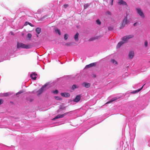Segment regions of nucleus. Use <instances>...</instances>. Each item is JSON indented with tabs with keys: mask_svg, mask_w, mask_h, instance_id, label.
I'll list each match as a JSON object with an SVG mask.
<instances>
[{
	"mask_svg": "<svg viewBox=\"0 0 150 150\" xmlns=\"http://www.w3.org/2000/svg\"><path fill=\"white\" fill-rule=\"evenodd\" d=\"M17 48H22L27 49L31 48L32 47L30 45H27L21 42H18L17 44Z\"/></svg>",
	"mask_w": 150,
	"mask_h": 150,
	"instance_id": "obj_1",
	"label": "nucleus"
},
{
	"mask_svg": "<svg viewBox=\"0 0 150 150\" xmlns=\"http://www.w3.org/2000/svg\"><path fill=\"white\" fill-rule=\"evenodd\" d=\"M48 85L47 83L45 84L44 86H43L40 89L37 91V95L38 96H40L42 93L45 90L46 87Z\"/></svg>",
	"mask_w": 150,
	"mask_h": 150,
	"instance_id": "obj_3",
	"label": "nucleus"
},
{
	"mask_svg": "<svg viewBox=\"0 0 150 150\" xmlns=\"http://www.w3.org/2000/svg\"><path fill=\"white\" fill-rule=\"evenodd\" d=\"M137 24V22L134 23L133 24V25H134V26H135Z\"/></svg>",
	"mask_w": 150,
	"mask_h": 150,
	"instance_id": "obj_44",
	"label": "nucleus"
},
{
	"mask_svg": "<svg viewBox=\"0 0 150 150\" xmlns=\"http://www.w3.org/2000/svg\"><path fill=\"white\" fill-rule=\"evenodd\" d=\"M120 98V97H116L114 98H112L110 100L107 102L106 103V104H109V103H112V102L115 100H116L117 99H118V98Z\"/></svg>",
	"mask_w": 150,
	"mask_h": 150,
	"instance_id": "obj_16",
	"label": "nucleus"
},
{
	"mask_svg": "<svg viewBox=\"0 0 150 150\" xmlns=\"http://www.w3.org/2000/svg\"><path fill=\"white\" fill-rule=\"evenodd\" d=\"M124 43V42L123 41H121L120 42L117 44V48H118L120 47Z\"/></svg>",
	"mask_w": 150,
	"mask_h": 150,
	"instance_id": "obj_19",
	"label": "nucleus"
},
{
	"mask_svg": "<svg viewBox=\"0 0 150 150\" xmlns=\"http://www.w3.org/2000/svg\"><path fill=\"white\" fill-rule=\"evenodd\" d=\"M79 87V86L76 85L75 84H73L72 86V88L73 89H74L76 88H78Z\"/></svg>",
	"mask_w": 150,
	"mask_h": 150,
	"instance_id": "obj_26",
	"label": "nucleus"
},
{
	"mask_svg": "<svg viewBox=\"0 0 150 150\" xmlns=\"http://www.w3.org/2000/svg\"><path fill=\"white\" fill-rule=\"evenodd\" d=\"M27 38H28L29 39H30L31 38L32 35L31 34L29 33L27 34Z\"/></svg>",
	"mask_w": 150,
	"mask_h": 150,
	"instance_id": "obj_31",
	"label": "nucleus"
},
{
	"mask_svg": "<svg viewBox=\"0 0 150 150\" xmlns=\"http://www.w3.org/2000/svg\"><path fill=\"white\" fill-rule=\"evenodd\" d=\"M134 53L133 51H130L129 54V59H132L134 56Z\"/></svg>",
	"mask_w": 150,
	"mask_h": 150,
	"instance_id": "obj_17",
	"label": "nucleus"
},
{
	"mask_svg": "<svg viewBox=\"0 0 150 150\" xmlns=\"http://www.w3.org/2000/svg\"><path fill=\"white\" fill-rule=\"evenodd\" d=\"M3 103V100L2 99H0V105L2 104Z\"/></svg>",
	"mask_w": 150,
	"mask_h": 150,
	"instance_id": "obj_37",
	"label": "nucleus"
},
{
	"mask_svg": "<svg viewBox=\"0 0 150 150\" xmlns=\"http://www.w3.org/2000/svg\"><path fill=\"white\" fill-rule=\"evenodd\" d=\"M46 17V16H44L43 17V18H45Z\"/></svg>",
	"mask_w": 150,
	"mask_h": 150,
	"instance_id": "obj_46",
	"label": "nucleus"
},
{
	"mask_svg": "<svg viewBox=\"0 0 150 150\" xmlns=\"http://www.w3.org/2000/svg\"><path fill=\"white\" fill-rule=\"evenodd\" d=\"M90 5V4H86L84 5V9H86L87 8H88Z\"/></svg>",
	"mask_w": 150,
	"mask_h": 150,
	"instance_id": "obj_25",
	"label": "nucleus"
},
{
	"mask_svg": "<svg viewBox=\"0 0 150 150\" xmlns=\"http://www.w3.org/2000/svg\"><path fill=\"white\" fill-rule=\"evenodd\" d=\"M61 95L62 96L65 97H68L70 96L69 94L67 93H62Z\"/></svg>",
	"mask_w": 150,
	"mask_h": 150,
	"instance_id": "obj_15",
	"label": "nucleus"
},
{
	"mask_svg": "<svg viewBox=\"0 0 150 150\" xmlns=\"http://www.w3.org/2000/svg\"><path fill=\"white\" fill-rule=\"evenodd\" d=\"M68 38V35L67 34H65L64 35V38L65 40H67Z\"/></svg>",
	"mask_w": 150,
	"mask_h": 150,
	"instance_id": "obj_32",
	"label": "nucleus"
},
{
	"mask_svg": "<svg viewBox=\"0 0 150 150\" xmlns=\"http://www.w3.org/2000/svg\"><path fill=\"white\" fill-rule=\"evenodd\" d=\"M11 94V93H4L3 94V96H7Z\"/></svg>",
	"mask_w": 150,
	"mask_h": 150,
	"instance_id": "obj_27",
	"label": "nucleus"
},
{
	"mask_svg": "<svg viewBox=\"0 0 150 150\" xmlns=\"http://www.w3.org/2000/svg\"><path fill=\"white\" fill-rule=\"evenodd\" d=\"M114 0H111V2H110V4L111 5H112L113 4V2Z\"/></svg>",
	"mask_w": 150,
	"mask_h": 150,
	"instance_id": "obj_42",
	"label": "nucleus"
},
{
	"mask_svg": "<svg viewBox=\"0 0 150 150\" xmlns=\"http://www.w3.org/2000/svg\"><path fill=\"white\" fill-rule=\"evenodd\" d=\"M139 105L138 104L135 103L132 106L131 108L132 109V111H137L139 110Z\"/></svg>",
	"mask_w": 150,
	"mask_h": 150,
	"instance_id": "obj_7",
	"label": "nucleus"
},
{
	"mask_svg": "<svg viewBox=\"0 0 150 150\" xmlns=\"http://www.w3.org/2000/svg\"><path fill=\"white\" fill-rule=\"evenodd\" d=\"M111 62L114 64H117V62L114 59H112L111 60Z\"/></svg>",
	"mask_w": 150,
	"mask_h": 150,
	"instance_id": "obj_28",
	"label": "nucleus"
},
{
	"mask_svg": "<svg viewBox=\"0 0 150 150\" xmlns=\"http://www.w3.org/2000/svg\"><path fill=\"white\" fill-rule=\"evenodd\" d=\"M125 26L124 25H122H122H121L120 26V29H122Z\"/></svg>",
	"mask_w": 150,
	"mask_h": 150,
	"instance_id": "obj_40",
	"label": "nucleus"
},
{
	"mask_svg": "<svg viewBox=\"0 0 150 150\" xmlns=\"http://www.w3.org/2000/svg\"><path fill=\"white\" fill-rule=\"evenodd\" d=\"M55 98L56 99L59 100H61L62 99L61 97L60 96H55Z\"/></svg>",
	"mask_w": 150,
	"mask_h": 150,
	"instance_id": "obj_29",
	"label": "nucleus"
},
{
	"mask_svg": "<svg viewBox=\"0 0 150 150\" xmlns=\"http://www.w3.org/2000/svg\"><path fill=\"white\" fill-rule=\"evenodd\" d=\"M28 24L30 25L31 27H33L34 25L33 24H32V23L28 22H25L24 25H27Z\"/></svg>",
	"mask_w": 150,
	"mask_h": 150,
	"instance_id": "obj_23",
	"label": "nucleus"
},
{
	"mask_svg": "<svg viewBox=\"0 0 150 150\" xmlns=\"http://www.w3.org/2000/svg\"><path fill=\"white\" fill-rule=\"evenodd\" d=\"M96 64V63L95 62L91 63L88 65H86L85 67V68H90L91 67L95 66Z\"/></svg>",
	"mask_w": 150,
	"mask_h": 150,
	"instance_id": "obj_12",
	"label": "nucleus"
},
{
	"mask_svg": "<svg viewBox=\"0 0 150 150\" xmlns=\"http://www.w3.org/2000/svg\"><path fill=\"white\" fill-rule=\"evenodd\" d=\"M94 40H95V39L94 38H91L89 39V40L90 41H92Z\"/></svg>",
	"mask_w": 150,
	"mask_h": 150,
	"instance_id": "obj_41",
	"label": "nucleus"
},
{
	"mask_svg": "<svg viewBox=\"0 0 150 150\" xmlns=\"http://www.w3.org/2000/svg\"><path fill=\"white\" fill-rule=\"evenodd\" d=\"M71 43H67L66 45L67 46H70Z\"/></svg>",
	"mask_w": 150,
	"mask_h": 150,
	"instance_id": "obj_38",
	"label": "nucleus"
},
{
	"mask_svg": "<svg viewBox=\"0 0 150 150\" xmlns=\"http://www.w3.org/2000/svg\"><path fill=\"white\" fill-rule=\"evenodd\" d=\"M108 29L110 30H113V28L111 27H108Z\"/></svg>",
	"mask_w": 150,
	"mask_h": 150,
	"instance_id": "obj_36",
	"label": "nucleus"
},
{
	"mask_svg": "<svg viewBox=\"0 0 150 150\" xmlns=\"http://www.w3.org/2000/svg\"><path fill=\"white\" fill-rule=\"evenodd\" d=\"M128 94V93H126L125 94V95H127V94Z\"/></svg>",
	"mask_w": 150,
	"mask_h": 150,
	"instance_id": "obj_47",
	"label": "nucleus"
},
{
	"mask_svg": "<svg viewBox=\"0 0 150 150\" xmlns=\"http://www.w3.org/2000/svg\"><path fill=\"white\" fill-rule=\"evenodd\" d=\"M37 74H35L34 73H33L32 74H31L30 75V77H31V78L32 79L35 80L36 79V76Z\"/></svg>",
	"mask_w": 150,
	"mask_h": 150,
	"instance_id": "obj_14",
	"label": "nucleus"
},
{
	"mask_svg": "<svg viewBox=\"0 0 150 150\" xmlns=\"http://www.w3.org/2000/svg\"><path fill=\"white\" fill-rule=\"evenodd\" d=\"M107 13L109 15H111V14L110 12L109 11H107Z\"/></svg>",
	"mask_w": 150,
	"mask_h": 150,
	"instance_id": "obj_43",
	"label": "nucleus"
},
{
	"mask_svg": "<svg viewBox=\"0 0 150 150\" xmlns=\"http://www.w3.org/2000/svg\"><path fill=\"white\" fill-rule=\"evenodd\" d=\"M127 14H126V16L125 17V18H124V20H123L122 23V25H124L125 26V25L126 24H128L129 23V21L127 20Z\"/></svg>",
	"mask_w": 150,
	"mask_h": 150,
	"instance_id": "obj_8",
	"label": "nucleus"
},
{
	"mask_svg": "<svg viewBox=\"0 0 150 150\" xmlns=\"http://www.w3.org/2000/svg\"><path fill=\"white\" fill-rule=\"evenodd\" d=\"M70 112H66L63 114L60 115V114H59L57 115L54 118H53L52 119V120H55L57 119H58L59 118H62L63 117H64L65 116L67 115Z\"/></svg>",
	"mask_w": 150,
	"mask_h": 150,
	"instance_id": "obj_4",
	"label": "nucleus"
},
{
	"mask_svg": "<svg viewBox=\"0 0 150 150\" xmlns=\"http://www.w3.org/2000/svg\"><path fill=\"white\" fill-rule=\"evenodd\" d=\"M55 32L56 33H58L59 35H61V32L59 29H56L55 30Z\"/></svg>",
	"mask_w": 150,
	"mask_h": 150,
	"instance_id": "obj_24",
	"label": "nucleus"
},
{
	"mask_svg": "<svg viewBox=\"0 0 150 150\" xmlns=\"http://www.w3.org/2000/svg\"><path fill=\"white\" fill-rule=\"evenodd\" d=\"M68 6V4H65L63 5V7L64 8H67Z\"/></svg>",
	"mask_w": 150,
	"mask_h": 150,
	"instance_id": "obj_34",
	"label": "nucleus"
},
{
	"mask_svg": "<svg viewBox=\"0 0 150 150\" xmlns=\"http://www.w3.org/2000/svg\"><path fill=\"white\" fill-rule=\"evenodd\" d=\"M96 22L98 25H100L101 23L100 21L98 19L96 20Z\"/></svg>",
	"mask_w": 150,
	"mask_h": 150,
	"instance_id": "obj_30",
	"label": "nucleus"
},
{
	"mask_svg": "<svg viewBox=\"0 0 150 150\" xmlns=\"http://www.w3.org/2000/svg\"><path fill=\"white\" fill-rule=\"evenodd\" d=\"M131 150H135V149L134 148H132Z\"/></svg>",
	"mask_w": 150,
	"mask_h": 150,
	"instance_id": "obj_45",
	"label": "nucleus"
},
{
	"mask_svg": "<svg viewBox=\"0 0 150 150\" xmlns=\"http://www.w3.org/2000/svg\"><path fill=\"white\" fill-rule=\"evenodd\" d=\"M65 109V107L63 105H61L60 106L59 108L58 111H59L60 110H64Z\"/></svg>",
	"mask_w": 150,
	"mask_h": 150,
	"instance_id": "obj_22",
	"label": "nucleus"
},
{
	"mask_svg": "<svg viewBox=\"0 0 150 150\" xmlns=\"http://www.w3.org/2000/svg\"><path fill=\"white\" fill-rule=\"evenodd\" d=\"M81 96L80 95H77L75 98L73 99V101L76 102H78L80 100Z\"/></svg>",
	"mask_w": 150,
	"mask_h": 150,
	"instance_id": "obj_9",
	"label": "nucleus"
},
{
	"mask_svg": "<svg viewBox=\"0 0 150 150\" xmlns=\"http://www.w3.org/2000/svg\"><path fill=\"white\" fill-rule=\"evenodd\" d=\"M136 10L137 13L141 16L142 18H144L145 16L144 14L140 8H136Z\"/></svg>",
	"mask_w": 150,
	"mask_h": 150,
	"instance_id": "obj_6",
	"label": "nucleus"
},
{
	"mask_svg": "<svg viewBox=\"0 0 150 150\" xmlns=\"http://www.w3.org/2000/svg\"><path fill=\"white\" fill-rule=\"evenodd\" d=\"M58 93V91L57 89H56L55 90L53 91V93L55 94H57Z\"/></svg>",
	"mask_w": 150,
	"mask_h": 150,
	"instance_id": "obj_33",
	"label": "nucleus"
},
{
	"mask_svg": "<svg viewBox=\"0 0 150 150\" xmlns=\"http://www.w3.org/2000/svg\"><path fill=\"white\" fill-rule=\"evenodd\" d=\"M146 143L147 144V145L150 147V137H146L145 139Z\"/></svg>",
	"mask_w": 150,
	"mask_h": 150,
	"instance_id": "obj_10",
	"label": "nucleus"
},
{
	"mask_svg": "<svg viewBox=\"0 0 150 150\" xmlns=\"http://www.w3.org/2000/svg\"><path fill=\"white\" fill-rule=\"evenodd\" d=\"M143 87V86H142L140 88L137 90L134 91H133L131 92H129V93H130L131 94H135V93H138L142 89Z\"/></svg>",
	"mask_w": 150,
	"mask_h": 150,
	"instance_id": "obj_13",
	"label": "nucleus"
},
{
	"mask_svg": "<svg viewBox=\"0 0 150 150\" xmlns=\"http://www.w3.org/2000/svg\"><path fill=\"white\" fill-rule=\"evenodd\" d=\"M79 34L78 33H77L74 36V39L76 41H77L78 40V36Z\"/></svg>",
	"mask_w": 150,
	"mask_h": 150,
	"instance_id": "obj_20",
	"label": "nucleus"
},
{
	"mask_svg": "<svg viewBox=\"0 0 150 150\" xmlns=\"http://www.w3.org/2000/svg\"><path fill=\"white\" fill-rule=\"evenodd\" d=\"M36 32L39 34L41 32V29L40 28H37L35 29Z\"/></svg>",
	"mask_w": 150,
	"mask_h": 150,
	"instance_id": "obj_21",
	"label": "nucleus"
},
{
	"mask_svg": "<svg viewBox=\"0 0 150 150\" xmlns=\"http://www.w3.org/2000/svg\"><path fill=\"white\" fill-rule=\"evenodd\" d=\"M82 85L86 88H88L90 86V83L85 82H83L82 84Z\"/></svg>",
	"mask_w": 150,
	"mask_h": 150,
	"instance_id": "obj_18",
	"label": "nucleus"
},
{
	"mask_svg": "<svg viewBox=\"0 0 150 150\" xmlns=\"http://www.w3.org/2000/svg\"><path fill=\"white\" fill-rule=\"evenodd\" d=\"M22 93V91H20L19 92H18L17 93H16V95H18V94H19Z\"/></svg>",
	"mask_w": 150,
	"mask_h": 150,
	"instance_id": "obj_39",
	"label": "nucleus"
},
{
	"mask_svg": "<svg viewBox=\"0 0 150 150\" xmlns=\"http://www.w3.org/2000/svg\"><path fill=\"white\" fill-rule=\"evenodd\" d=\"M134 37L133 35H126L123 37L122 39V40L123 42H125L128 39L132 38Z\"/></svg>",
	"mask_w": 150,
	"mask_h": 150,
	"instance_id": "obj_5",
	"label": "nucleus"
},
{
	"mask_svg": "<svg viewBox=\"0 0 150 150\" xmlns=\"http://www.w3.org/2000/svg\"><path fill=\"white\" fill-rule=\"evenodd\" d=\"M14 147L12 146L9 147L2 144H0V150H14Z\"/></svg>",
	"mask_w": 150,
	"mask_h": 150,
	"instance_id": "obj_2",
	"label": "nucleus"
},
{
	"mask_svg": "<svg viewBox=\"0 0 150 150\" xmlns=\"http://www.w3.org/2000/svg\"><path fill=\"white\" fill-rule=\"evenodd\" d=\"M119 5H127L126 2L123 0H120L118 2Z\"/></svg>",
	"mask_w": 150,
	"mask_h": 150,
	"instance_id": "obj_11",
	"label": "nucleus"
},
{
	"mask_svg": "<svg viewBox=\"0 0 150 150\" xmlns=\"http://www.w3.org/2000/svg\"><path fill=\"white\" fill-rule=\"evenodd\" d=\"M144 45L145 47H147L148 45V42L146 40L145 41L144 43Z\"/></svg>",
	"mask_w": 150,
	"mask_h": 150,
	"instance_id": "obj_35",
	"label": "nucleus"
}]
</instances>
